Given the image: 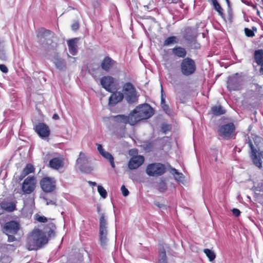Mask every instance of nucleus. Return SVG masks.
I'll return each mask as SVG.
<instances>
[{
	"instance_id": "nucleus-1",
	"label": "nucleus",
	"mask_w": 263,
	"mask_h": 263,
	"mask_svg": "<svg viewBox=\"0 0 263 263\" xmlns=\"http://www.w3.org/2000/svg\"><path fill=\"white\" fill-rule=\"evenodd\" d=\"M48 240L44 232L35 229L28 235L25 247L29 251L37 250L47 244Z\"/></svg>"
},
{
	"instance_id": "nucleus-2",
	"label": "nucleus",
	"mask_w": 263,
	"mask_h": 263,
	"mask_svg": "<svg viewBox=\"0 0 263 263\" xmlns=\"http://www.w3.org/2000/svg\"><path fill=\"white\" fill-rule=\"evenodd\" d=\"M131 113L133 115V121H135V124L141 120L151 118L154 114L153 108L147 104L136 107Z\"/></svg>"
},
{
	"instance_id": "nucleus-3",
	"label": "nucleus",
	"mask_w": 263,
	"mask_h": 263,
	"mask_svg": "<svg viewBox=\"0 0 263 263\" xmlns=\"http://www.w3.org/2000/svg\"><path fill=\"white\" fill-rule=\"evenodd\" d=\"M99 227V241L101 246L106 249L108 245L109 239L108 238L107 222L104 214H102L100 218Z\"/></svg>"
},
{
	"instance_id": "nucleus-4",
	"label": "nucleus",
	"mask_w": 263,
	"mask_h": 263,
	"mask_svg": "<svg viewBox=\"0 0 263 263\" xmlns=\"http://www.w3.org/2000/svg\"><path fill=\"white\" fill-rule=\"evenodd\" d=\"M122 91L127 102L129 104L134 103L138 100L137 92L134 86L130 82L123 84Z\"/></svg>"
},
{
	"instance_id": "nucleus-5",
	"label": "nucleus",
	"mask_w": 263,
	"mask_h": 263,
	"mask_svg": "<svg viewBox=\"0 0 263 263\" xmlns=\"http://www.w3.org/2000/svg\"><path fill=\"white\" fill-rule=\"evenodd\" d=\"M180 68L182 73L184 76H188L194 73L196 66L193 60L186 58L182 61Z\"/></svg>"
},
{
	"instance_id": "nucleus-6",
	"label": "nucleus",
	"mask_w": 263,
	"mask_h": 263,
	"mask_svg": "<svg viewBox=\"0 0 263 263\" xmlns=\"http://www.w3.org/2000/svg\"><path fill=\"white\" fill-rule=\"evenodd\" d=\"M165 172V167L160 163H154L148 164L146 168V173L149 176H160Z\"/></svg>"
},
{
	"instance_id": "nucleus-7",
	"label": "nucleus",
	"mask_w": 263,
	"mask_h": 263,
	"mask_svg": "<svg viewBox=\"0 0 263 263\" xmlns=\"http://www.w3.org/2000/svg\"><path fill=\"white\" fill-rule=\"evenodd\" d=\"M242 79L238 73L230 76L227 81V88L230 91L239 90L242 85Z\"/></svg>"
},
{
	"instance_id": "nucleus-8",
	"label": "nucleus",
	"mask_w": 263,
	"mask_h": 263,
	"mask_svg": "<svg viewBox=\"0 0 263 263\" xmlns=\"http://www.w3.org/2000/svg\"><path fill=\"white\" fill-rule=\"evenodd\" d=\"M40 185L44 192L51 193L55 189L56 181L53 178L44 177L40 181Z\"/></svg>"
},
{
	"instance_id": "nucleus-9",
	"label": "nucleus",
	"mask_w": 263,
	"mask_h": 263,
	"mask_svg": "<svg viewBox=\"0 0 263 263\" xmlns=\"http://www.w3.org/2000/svg\"><path fill=\"white\" fill-rule=\"evenodd\" d=\"M235 129L233 123H230L221 126L218 129L219 136L225 139H230Z\"/></svg>"
},
{
	"instance_id": "nucleus-10",
	"label": "nucleus",
	"mask_w": 263,
	"mask_h": 263,
	"mask_svg": "<svg viewBox=\"0 0 263 263\" xmlns=\"http://www.w3.org/2000/svg\"><path fill=\"white\" fill-rule=\"evenodd\" d=\"M35 178L33 176H29L23 181L22 185V190L25 194H30L35 187Z\"/></svg>"
},
{
	"instance_id": "nucleus-11",
	"label": "nucleus",
	"mask_w": 263,
	"mask_h": 263,
	"mask_svg": "<svg viewBox=\"0 0 263 263\" xmlns=\"http://www.w3.org/2000/svg\"><path fill=\"white\" fill-rule=\"evenodd\" d=\"M115 82V79L111 76H104L100 80L102 87L110 92L116 89Z\"/></svg>"
},
{
	"instance_id": "nucleus-12",
	"label": "nucleus",
	"mask_w": 263,
	"mask_h": 263,
	"mask_svg": "<svg viewBox=\"0 0 263 263\" xmlns=\"http://www.w3.org/2000/svg\"><path fill=\"white\" fill-rule=\"evenodd\" d=\"M53 35L54 33L44 28L39 29L36 34L38 41L42 44H44L46 40L50 39Z\"/></svg>"
},
{
	"instance_id": "nucleus-13",
	"label": "nucleus",
	"mask_w": 263,
	"mask_h": 263,
	"mask_svg": "<svg viewBox=\"0 0 263 263\" xmlns=\"http://www.w3.org/2000/svg\"><path fill=\"white\" fill-rule=\"evenodd\" d=\"M35 130L42 139L48 138L50 133L49 127L44 123H39L36 125Z\"/></svg>"
},
{
	"instance_id": "nucleus-14",
	"label": "nucleus",
	"mask_w": 263,
	"mask_h": 263,
	"mask_svg": "<svg viewBox=\"0 0 263 263\" xmlns=\"http://www.w3.org/2000/svg\"><path fill=\"white\" fill-rule=\"evenodd\" d=\"M19 229V223L13 220L6 222L4 226V232L7 235H8V234H16Z\"/></svg>"
},
{
	"instance_id": "nucleus-15",
	"label": "nucleus",
	"mask_w": 263,
	"mask_h": 263,
	"mask_svg": "<svg viewBox=\"0 0 263 263\" xmlns=\"http://www.w3.org/2000/svg\"><path fill=\"white\" fill-rule=\"evenodd\" d=\"M114 120L117 122L124 124H129L132 125L135 124V121H133V115L130 112L128 116L118 115L112 117Z\"/></svg>"
},
{
	"instance_id": "nucleus-16",
	"label": "nucleus",
	"mask_w": 263,
	"mask_h": 263,
	"mask_svg": "<svg viewBox=\"0 0 263 263\" xmlns=\"http://www.w3.org/2000/svg\"><path fill=\"white\" fill-rule=\"evenodd\" d=\"M144 158L142 156L138 155L133 157L128 162V167L130 170L138 168L144 162Z\"/></svg>"
},
{
	"instance_id": "nucleus-17",
	"label": "nucleus",
	"mask_w": 263,
	"mask_h": 263,
	"mask_svg": "<svg viewBox=\"0 0 263 263\" xmlns=\"http://www.w3.org/2000/svg\"><path fill=\"white\" fill-rule=\"evenodd\" d=\"M16 201H2L0 203L1 208L8 212H12L16 210Z\"/></svg>"
},
{
	"instance_id": "nucleus-18",
	"label": "nucleus",
	"mask_w": 263,
	"mask_h": 263,
	"mask_svg": "<svg viewBox=\"0 0 263 263\" xmlns=\"http://www.w3.org/2000/svg\"><path fill=\"white\" fill-rule=\"evenodd\" d=\"M87 158L84 153L81 152L77 160V165L82 172H86L85 165L87 163Z\"/></svg>"
},
{
	"instance_id": "nucleus-19",
	"label": "nucleus",
	"mask_w": 263,
	"mask_h": 263,
	"mask_svg": "<svg viewBox=\"0 0 263 263\" xmlns=\"http://www.w3.org/2000/svg\"><path fill=\"white\" fill-rule=\"evenodd\" d=\"M116 63V62L109 57H106L102 61L101 67L106 71H108Z\"/></svg>"
},
{
	"instance_id": "nucleus-20",
	"label": "nucleus",
	"mask_w": 263,
	"mask_h": 263,
	"mask_svg": "<svg viewBox=\"0 0 263 263\" xmlns=\"http://www.w3.org/2000/svg\"><path fill=\"white\" fill-rule=\"evenodd\" d=\"M123 94L120 91L113 93L109 98V104L114 105L121 102L123 99Z\"/></svg>"
},
{
	"instance_id": "nucleus-21",
	"label": "nucleus",
	"mask_w": 263,
	"mask_h": 263,
	"mask_svg": "<svg viewBox=\"0 0 263 263\" xmlns=\"http://www.w3.org/2000/svg\"><path fill=\"white\" fill-rule=\"evenodd\" d=\"M49 166L54 170H59L64 166L63 159L61 157L54 158L49 161Z\"/></svg>"
},
{
	"instance_id": "nucleus-22",
	"label": "nucleus",
	"mask_w": 263,
	"mask_h": 263,
	"mask_svg": "<svg viewBox=\"0 0 263 263\" xmlns=\"http://www.w3.org/2000/svg\"><path fill=\"white\" fill-rule=\"evenodd\" d=\"M250 146L251 147L252 149V158L253 162V163L258 167L260 168L262 167V161L259 156H257V151L253 147V145L252 143L250 144Z\"/></svg>"
},
{
	"instance_id": "nucleus-23",
	"label": "nucleus",
	"mask_w": 263,
	"mask_h": 263,
	"mask_svg": "<svg viewBox=\"0 0 263 263\" xmlns=\"http://www.w3.org/2000/svg\"><path fill=\"white\" fill-rule=\"evenodd\" d=\"M77 39H72L67 42L68 50L70 54L73 55L77 53Z\"/></svg>"
},
{
	"instance_id": "nucleus-24",
	"label": "nucleus",
	"mask_w": 263,
	"mask_h": 263,
	"mask_svg": "<svg viewBox=\"0 0 263 263\" xmlns=\"http://www.w3.org/2000/svg\"><path fill=\"white\" fill-rule=\"evenodd\" d=\"M34 168L33 166L29 163L26 165L25 167L22 171L20 176V179L22 180L24 178H25L27 175L34 172Z\"/></svg>"
},
{
	"instance_id": "nucleus-25",
	"label": "nucleus",
	"mask_w": 263,
	"mask_h": 263,
	"mask_svg": "<svg viewBox=\"0 0 263 263\" xmlns=\"http://www.w3.org/2000/svg\"><path fill=\"white\" fill-rule=\"evenodd\" d=\"M254 60L258 65L263 64V49H258L255 51Z\"/></svg>"
},
{
	"instance_id": "nucleus-26",
	"label": "nucleus",
	"mask_w": 263,
	"mask_h": 263,
	"mask_svg": "<svg viewBox=\"0 0 263 263\" xmlns=\"http://www.w3.org/2000/svg\"><path fill=\"white\" fill-rule=\"evenodd\" d=\"M174 55L179 58H184L186 55L185 49L181 47H175L172 49Z\"/></svg>"
},
{
	"instance_id": "nucleus-27",
	"label": "nucleus",
	"mask_w": 263,
	"mask_h": 263,
	"mask_svg": "<svg viewBox=\"0 0 263 263\" xmlns=\"http://www.w3.org/2000/svg\"><path fill=\"white\" fill-rule=\"evenodd\" d=\"M159 261L160 263H166V256L165 247L163 245H160L159 246Z\"/></svg>"
},
{
	"instance_id": "nucleus-28",
	"label": "nucleus",
	"mask_w": 263,
	"mask_h": 263,
	"mask_svg": "<svg viewBox=\"0 0 263 263\" xmlns=\"http://www.w3.org/2000/svg\"><path fill=\"white\" fill-rule=\"evenodd\" d=\"M54 63L56 67L60 70H63L66 67L65 61L61 58H54Z\"/></svg>"
},
{
	"instance_id": "nucleus-29",
	"label": "nucleus",
	"mask_w": 263,
	"mask_h": 263,
	"mask_svg": "<svg viewBox=\"0 0 263 263\" xmlns=\"http://www.w3.org/2000/svg\"><path fill=\"white\" fill-rule=\"evenodd\" d=\"M170 173L174 176L175 179L177 181H181L184 178L183 174L179 172L177 170L174 168H171Z\"/></svg>"
},
{
	"instance_id": "nucleus-30",
	"label": "nucleus",
	"mask_w": 263,
	"mask_h": 263,
	"mask_svg": "<svg viewBox=\"0 0 263 263\" xmlns=\"http://www.w3.org/2000/svg\"><path fill=\"white\" fill-rule=\"evenodd\" d=\"M46 228L49 229L47 232L49 238H52L55 236V230L56 229L55 225L50 222L47 225Z\"/></svg>"
},
{
	"instance_id": "nucleus-31",
	"label": "nucleus",
	"mask_w": 263,
	"mask_h": 263,
	"mask_svg": "<svg viewBox=\"0 0 263 263\" xmlns=\"http://www.w3.org/2000/svg\"><path fill=\"white\" fill-rule=\"evenodd\" d=\"M211 109L213 114L216 116L221 115L226 112L225 110L221 105L214 106L212 107Z\"/></svg>"
},
{
	"instance_id": "nucleus-32",
	"label": "nucleus",
	"mask_w": 263,
	"mask_h": 263,
	"mask_svg": "<svg viewBox=\"0 0 263 263\" xmlns=\"http://www.w3.org/2000/svg\"><path fill=\"white\" fill-rule=\"evenodd\" d=\"M101 155L105 159L108 160V161L109 162V163L112 168L115 167V164L114 162V158L113 156L110 153H109L108 152L105 151L104 153L102 154Z\"/></svg>"
},
{
	"instance_id": "nucleus-33",
	"label": "nucleus",
	"mask_w": 263,
	"mask_h": 263,
	"mask_svg": "<svg viewBox=\"0 0 263 263\" xmlns=\"http://www.w3.org/2000/svg\"><path fill=\"white\" fill-rule=\"evenodd\" d=\"M178 40L176 36H172L166 38L164 41V46H167L175 43H177Z\"/></svg>"
},
{
	"instance_id": "nucleus-34",
	"label": "nucleus",
	"mask_w": 263,
	"mask_h": 263,
	"mask_svg": "<svg viewBox=\"0 0 263 263\" xmlns=\"http://www.w3.org/2000/svg\"><path fill=\"white\" fill-rule=\"evenodd\" d=\"M203 252L205 254L210 261H212L215 259L216 255L212 250L209 249H205L203 250Z\"/></svg>"
},
{
	"instance_id": "nucleus-35",
	"label": "nucleus",
	"mask_w": 263,
	"mask_h": 263,
	"mask_svg": "<svg viewBox=\"0 0 263 263\" xmlns=\"http://www.w3.org/2000/svg\"><path fill=\"white\" fill-rule=\"evenodd\" d=\"M98 191L102 198L105 199L106 198L107 195V192L102 185H99L98 186Z\"/></svg>"
},
{
	"instance_id": "nucleus-36",
	"label": "nucleus",
	"mask_w": 263,
	"mask_h": 263,
	"mask_svg": "<svg viewBox=\"0 0 263 263\" xmlns=\"http://www.w3.org/2000/svg\"><path fill=\"white\" fill-rule=\"evenodd\" d=\"M214 9L219 13V14L221 15L222 14V9L220 5L217 2V0H211Z\"/></svg>"
},
{
	"instance_id": "nucleus-37",
	"label": "nucleus",
	"mask_w": 263,
	"mask_h": 263,
	"mask_svg": "<svg viewBox=\"0 0 263 263\" xmlns=\"http://www.w3.org/2000/svg\"><path fill=\"white\" fill-rule=\"evenodd\" d=\"M35 219L40 222L45 223L47 221V219L44 216H40L39 214L35 215Z\"/></svg>"
},
{
	"instance_id": "nucleus-38",
	"label": "nucleus",
	"mask_w": 263,
	"mask_h": 263,
	"mask_svg": "<svg viewBox=\"0 0 263 263\" xmlns=\"http://www.w3.org/2000/svg\"><path fill=\"white\" fill-rule=\"evenodd\" d=\"M162 108L165 111L166 114L167 115H170L171 112V110L170 109L169 106L166 104H164L163 105L161 106Z\"/></svg>"
},
{
	"instance_id": "nucleus-39",
	"label": "nucleus",
	"mask_w": 263,
	"mask_h": 263,
	"mask_svg": "<svg viewBox=\"0 0 263 263\" xmlns=\"http://www.w3.org/2000/svg\"><path fill=\"white\" fill-rule=\"evenodd\" d=\"M121 190L123 196L126 197L129 194L128 190L125 187L124 185H122L121 187Z\"/></svg>"
},
{
	"instance_id": "nucleus-40",
	"label": "nucleus",
	"mask_w": 263,
	"mask_h": 263,
	"mask_svg": "<svg viewBox=\"0 0 263 263\" xmlns=\"http://www.w3.org/2000/svg\"><path fill=\"white\" fill-rule=\"evenodd\" d=\"M44 199L46 201L47 205H56V201L55 200L48 199L45 197H44Z\"/></svg>"
},
{
	"instance_id": "nucleus-41",
	"label": "nucleus",
	"mask_w": 263,
	"mask_h": 263,
	"mask_svg": "<svg viewBox=\"0 0 263 263\" xmlns=\"http://www.w3.org/2000/svg\"><path fill=\"white\" fill-rule=\"evenodd\" d=\"M245 33L247 36L251 37L254 35V32L248 28H245Z\"/></svg>"
},
{
	"instance_id": "nucleus-42",
	"label": "nucleus",
	"mask_w": 263,
	"mask_h": 263,
	"mask_svg": "<svg viewBox=\"0 0 263 263\" xmlns=\"http://www.w3.org/2000/svg\"><path fill=\"white\" fill-rule=\"evenodd\" d=\"M96 145L97 146V149L101 155L105 152L101 144L97 143Z\"/></svg>"
},
{
	"instance_id": "nucleus-43",
	"label": "nucleus",
	"mask_w": 263,
	"mask_h": 263,
	"mask_svg": "<svg viewBox=\"0 0 263 263\" xmlns=\"http://www.w3.org/2000/svg\"><path fill=\"white\" fill-rule=\"evenodd\" d=\"M0 70L5 73L8 71V68L4 64H0Z\"/></svg>"
},
{
	"instance_id": "nucleus-44",
	"label": "nucleus",
	"mask_w": 263,
	"mask_h": 263,
	"mask_svg": "<svg viewBox=\"0 0 263 263\" xmlns=\"http://www.w3.org/2000/svg\"><path fill=\"white\" fill-rule=\"evenodd\" d=\"M161 128L163 132L166 133L167 131L170 130V126L167 124H163Z\"/></svg>"
},
{
	"instance_id": "nucleus-45",
	"label": "nucleus",
	"mask_w": 263,
	"mask_h": 263,
	"mask_svg": "<svg viewBox=\"0 0 263 263\" xmlns=\"http://www.w3.org/2000/svg\"><path fill=\"white\" fill-rule=\"evenodd\" d=\"M232 211L233 214L236 216H239L240 214V211L237 209L234 208Z\"/></svg>"
},
{
	"instance_id": "nucleus-46",
	"label": "nucleus",
	"mask_w": 263,
	"mask_h": 263,
	"mask_svg": "<svg viewBox=\"0 0 263 263\" xmlns=\"http://www.w3.org/2000/svg\"><path fill=\"white\" fill-rule=\"evenodd\" d=\"M79 23H77V22H75V23H74L72 25V26H71V28H72V29L73 30H74V31H76V30H78V28H79Z\"/></svg>"
},
{
	"instance_id": "nucleus-47",
	"label": "nucleus",
	"mask_w": 263,
	"mask_h": 263,
	"mask_svg": "<svg viewBox=\"0 0 263 263\" xmlns=\"http://www.w3.org/2000/svg\"><path fill=\"white\" fill-rule=\"evenodd\" d=\"M8 235V241L9 242H13L15 240V237L13 235H9V234H8V235Z\"/></svg>"
},
{
	"instance_id": "nucleus-48",
	"label": "nucleus",
	"mask_w": 263,
	"mask_h": 263,
	"mask_svg": "<svg viewBox=\"0 0 263 263\" xmlns=\"http://www.w3.org/2000/svg\"><path fill=\"white\" fill-rule=\"evenodd\" d=\"M52 118L54 120H58L59 119V117L58 115H57V114H54L53 115Z\"/></svg>"
},
{
	"instance_id": "nucleus-49",
	"label": "nucleus",
	"mask_w": 263,
	"mask_h": 263,
	"mask_svg": "<svg viewBox=\"0 0 263 263\" xmlns=\"http://www.w3.org/2000/svg\"><path fill=\"white\" fill-rule=\"evenodd\" d=\"M7 258L3 257L0 260V263H8V261L5 262Z\"/></svg>"
},
{
	"instance_id": "nucleus-50",
	"label": "nucleus",
	"mask_w": 263,
	"mask_h": 263,
	"mask_svg": "<svg viewBox=\"0 0 263 263\" xmlns=\"http://www.w3.org/2000/svg\"><path fill=\"white\" fill-rule=\"evenodd\" d=\"M164 104H166L165 98H161V105H163Z\"/></svg>"
},
{
	"instance_id": "nucleus-51",
	"label": "nucleus",
	"mask_w": 263,
	"mask_h": 263,
	"mask_svg": "<svg viewBox=\"0 0 263 263\" xmlns=\"http://www.w3.org/2000/svg\"><path fill=\"white\" fill-rule=\"evenodd\" d=\"M88 183L92 186H95L97 185V183L96 182H92V181H88Z\"/></svg>"
},
{
	"instance_id": "nucleus-52",
	"label": "nucleus",
	"mask_w": 263,
	"mask_h": 263,
	"mask_svg": "<svg viewBox=\"0 0 263 263\" xmlns=\"http://www.w3.org/2000/svg\"><path fill=\"white\" fill-rule=\"evenodd\" d=\"M258 155L260 157H261L262 158H263V150L262 151H260L259 153H258Z\"/></svg>"
},
{
	"instance_id": "nucleus-53",
	"label": "nucleus",
	"mask_w": 263,
	"mask_h": 263,
	"mask_svg": "<svg viewBox=\"0 0 263 263\" xmlns=\"http://www.w3.org/2000/svg\"><path fill=\"white\" fill-rule=\"evenodd\" d=\"M261 67L260 68L259 71L260 72L263 74V64L260 65Z\"/></svg>"
},
{
	"instance_id": "nucleus-54",
	"label": "nucleus",
	"mask_w": 263,
	"mask_h": 263,
	"mask_svg": "<svg viewBox=\"0 0 263 263\" xmlns=\"http://www.w3.org/2000/svg\"><path fill=\"white\" fill-rule=\"evenodd\" d=\"M155 204L156 206H158L160 208L162 206V204H160L159 202H156Z\"/></svg>"
},
{
	"instance_id": "nucleus-55",
	"label": "nucleus",
	"mask_w": 263,
	"mask_h": 263,
	"mask_svg": "<svg viewBox=\"0 0 263 263\" xmlns=\"http://www.w3.org/2000/svg\"><path fill=\"white\" fill-rule=\"evenodd\" d=\"M161 98H165V95L163 93L162 88H161Z\"/></svg>"
},
{
	"instance_id": "nucleus-56",
	"label": "nucleus",
	"mask_w": 263,
	"mask_h": 263,
	"mask_svg": "<svg viewBox=\"0 0 263 263\" xmlns=\"http://www.w3.org/2000/svg\"><path fill=\"white\" fill-rule=\"evenodd\" d=\"M68 57L70 58H72L73 60H75V59H76L75 58H72V57H70V55H68Z\"/></svg>"
},
{
	"instance_id": "nucleus-57",
	"label": "nucleus",
	"mask_w": 263,
	"mask_h": 263,
	"mask_svg": "<svg viewBox=\"0 0 263 263\" xmlns=\"http://www.w3.org/2000/svg\"><path fill=\"white\" fill-rule=\"evenodd\" d=\"M227 1V2L229 4V0H226Z\"/></svg>"
},
{
	"instance_id": "nucleus-58",
	"label": "nucleus",
	"mask_w": 263,
	"mask_h": 263,
	"mask_svg": "<svg viewBox=\"0 0 263 263\" xmlns=\"http://www.w3.org/2000/svg\"><path fill=\"white\" fill-rule=\"evenodd\" d=\"M221 18H222V19H223V20H225V18H226V17H221Z\"/></svg>"
},
{
	"instance_id": "nucleus-59",
	"label": "nucleus",
	"mask_w": 263,
	"mask_h": 263,
	"mask_svg": "<svg viewBox=\"0 0 263 263\" xmlns=\"http://www.w3.org/2000/svg\"><path fill=\"white\" fill-rule=\"evenodd\" d=\"M257 14H258V15H259V11H257Z\"/></svg>"
}]
</instances>
